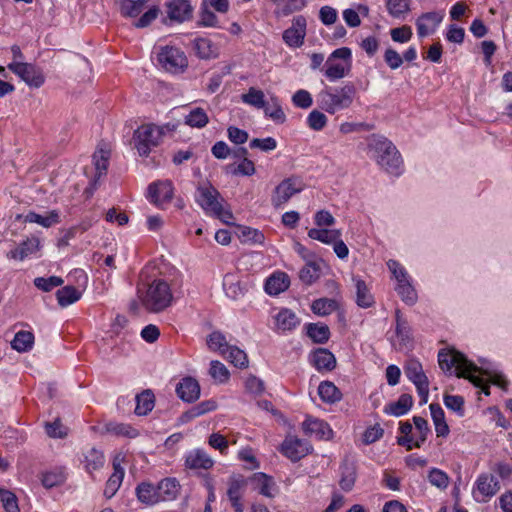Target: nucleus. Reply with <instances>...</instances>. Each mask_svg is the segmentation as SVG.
I'll use <instances>...</instances> for the list:
<instances>
[{"label":"nucleus","instance_id":"obj_1","mask_svg":"<svg viewBox=\"0 0 512 512\" xmlns=\"http://www.w3.org/2000/svg\"><path fill=\"white\" fill-rule=\"evenodd\" d=\"M439 367L445 372H451L452 368H455V374L458 378L468 379L476 387H482V392L485 395L490 394L489 386H483V380L474 373H480L490 377L491 383L506 390L508 381L502 374L490 372L487 369L478 367L474 362L468 360L466 356L451 349L449 351L440 350L438 353Z\"/></svg>","mask_w":512,"mask_h":512},{"label":"nucleus","instance_id":"obj_2","mask_svg":"<svg viewBox=\"0 0 512 512\" xmlns=\"http://www.w3.org/2000/svg\"><path fill=\"white\" fill-rule=\"evenodd\" d=\"M368 153L387 173L398 176L402 170L401 156L391 141L379 135H371L367 143Z\"/></svg>","mask_w":512,"mask_h":512},{"label":"nucleus","instance_id":"obj_3","mask_svg":"<svg viewBox=\"0 0 512 512\" xmlns=\"http://www.w3.org/2000/svg\"><path fill=\"white\" fill-rule=\"evenodd\" d=\"M356 89L353 84L343 87H326L317 94V104L320 109L329 114L349 108L354 99Z\"/></svg>","mask_w":512,"mask_h":512},{"label":"nucleus","instance_id":"obj_4","mask_svg":"<svg viewBox=\"0 0 512 512\" xmlns=\"http://www.w3.org/2000/svg\"><path fill=\"white\" fill-rule=\"evenodd\" d=\"M168 126H158L152 123L139 126L133 133L134 147L141 157L149 156L151 150L157 147Z\"/></svg>","mask_w":512,"mask_h":512},{"label":"nucleus","instance_id":"obj_5","mask_svg":"<svg viewBox=\"0 0 512 512\" xmlns=\"http://www.w3.org/2000/svg\"><path fill=\"white\" fill-rule=\"evenodd\" d=\"M173 296L169 285L164 280H154L142 297L143 306L151 312H160L172 302Z\"/></svg>","mask_w":512,"mask_h":512},{"label":"nucleus","instance_id":"obj_6","mask_svg":"<svg viewBox=\"0 0 512 512\" xmlns=\"http://www.w3.org/2000/svg\"><path fill=\"white\" fill-rule=\"evenodd\" d=\"M352 62V52L348 47H341L334 50L325 62L324 75L330 81H336L345 77L350 69Z\"/></svg>","mask_w":512,"mask_h":512},{"label":"nucleus","instance_id":"obj_7","mask_svg":"<svg viewBox=\"0 0 512 512\" xmlns=\"http://www.w3.org/2000/svg\"><path fill=\"white\" fill-rule=\"evenodd\" d=\"M7 68L24 81L29 87L39 88L45 82V76L38 66L24 61H12Z\"/></svg>","mask_w":512,"mask_h":512},{"label":"nucleus","instance_id":"obj_8","mask_svg":"<svg viewBox=\"0 0 512 512\" xmlns=\"http://www.w3.org/2000/svg\"><path fill=\"white\" fill-rule=\"evenodd\" d=\"M406 377L416 386L421 403H427L429 380L424 373L422 364L416 359H409L404 367Z\"/></svg>","mask_w":512,"mask_h":512},{"label":"nucleus","instance_id":"obj_9","mask_svg":"<svg viewBox=\"0 0 512 512\" xmlns=\"http://www.w3.org/2000/svg\"><path fill=\"white\" fill-rule=\"evenodd\" d=\"M158 61L165 70L171 72L182 71L188 65L184 52L173 46L162 47L158 53Z\"/></svg>","mask_w":512,"mask_h":512},{"label":"nucleus","instance_id":"obj_10","mask_svg":"<svg viewBox=\"0 0 512 512\" xmlns=\"http://www.w3.org/2000/svg\"><path fill=\"white\" fill-rule=\"evenodd\" d=\"M302 190L301 181L297 178H286L278 184L271 197L272 205L276 208L282 206L290 200V198Z\"/></svg>","mask_w":512,"mask_h":512},{"label":"nucleus","instance_id":"obj_11","mask_svg":"<svg viewBox=\"0 0 512 512\" xmlns=\"http://www.w3.org/2000/svg\"><path fill=\"white\" fill-rule=\"evenodd\" d=\"M499 490L500 485L494 475L481 474L476 480V488L473 490V496L477 502H486Z\"/></svg>","mask_w":512,"mask_h":512},{"label":"nucleus","instance_id":"obj_12","mask_svg":"<svg viewBox=\"0 0 512 512\" xmlns=\"http://www.w3.org/2000/svg\"><path fill=\"white\" fill-rule=\"evenodd\" d=\"M311 450L312 446L307 441L295 436L287 437L281 445V452L293 462L299 461Z\"/></svg>","mask_w":512,"mask_h":512},{"label":"nucleus","instance_id":"obj_13","mask_svg":"<svg viewBox=\"0 0 512 512\" xmlns=\"http://www.w3.org/2000/svg\"><path fill=\"white\" fill-rule=\"evenodd\" d=\"M247 486V481L242 475H232L228 481L227 497L234 512H243L244 505L241 502Z\"/></svg>","mask_w":512,"mask_h":512},{"label":"nucleus","instance_id":"obj_14","mask_svg":"<svg viewBox=\"0 0 512 512\" xmlns=\"http://www.w3.org/2000/svg\"><path fill=\"white\" fill-rule=\"evenodd\" d=\"M219 198L220 193L211 185L197 188L196 201L206 213L212 214L220 210Z\"/></svg>","mask_w":512,"mask_h":512},{"label":"nucleus","instance_id":"obj_15","mask_svg":"<svg viewBox=\"0 0 512 512\" xmlns=\"http://www.w3.org/2000/svg\"><path fill=\"white\" fill-rule=\"evenodd\" d=\"M306 18L302 15L294 17L292 26L283 33V40L290 47H300L306 35Z\"/></svg>","mask_w":512,"mask_h":512},{"label":"nucleus","instance_id":"obj_16","mask_svg":"<svg viewBox=\"0 0 512 512\" xmlns=\"http://www.w3.org/2000/svg\"><path fill=\"white\" fill-rule=\"evenodd\" d=\"M173 185L171 181L154 182L148 187V196L153 204L162 207L170 203L173 198Z\"/></svg>","mask_w":512,"mask_h":512},{"label":"nucleus","instance_id":"obj_17","mask_svg":"<svg viewBox=\"0 0 512 512\" xmlns=\"http://www.w3.org/2000/svg\"><path fill=\"white\" fill-rule=\"evenodd\" d=\"M168 18L177 23H183L192 18L193 7L189 0H170L166 4Z\"/></svg>","mask_w":512,"mask_h":512},{"label":"nucleus","instance_id":"obj_18","mask_svg":"<svg viewBox=\"0 0 512 512\" xmlns=\"http://www.w3.org/2000/svg\"><path fill=\"white\" fill-rule=\"evenodd\" d=\"M443 20V14L439 12L423 13L416 20L417 34L420 38L426 37L435 32Z\"/></svg>","mask_w":512,"mask_h":512},{"label":"nucleus","instance_id":"obj_19","mask_svg":"<svg viewBox=\"0 0 512 512\" xmlns=\"http://www.w3.org/2000/svg\"><path fill=\"white\" fill-rule=\"evenodd\" d=\"M303 431L307 435H313L318 439L328 440L333 436V431L323 420L307 417L302 424Z\"/></svg>","mask_w":512,"mask_h":512},{"label":"nucleus","instance_id":"obj_20","mask_svg":"<svg viewBox=\"0 0 512 512\" xmlns=\"http://www.w3.org/2000/svg\"><path fill=\"white\" fill-rule=\"evenodd\" d=\"M178 397L188 403L196 401L200 396V385L192 377L183 378L176 386Z\"/></svg>","mask_w":512,"mask_h":512},{"label":"nucleus","instance_id":"obj_21","mask_svg":"<svg viewBox=\"0 0 512 512\" xmlns=\"http://www.w3.org/2000/svg\"><path fill=\"white\" fill-rule=\"evenodd\" d=\"M213 465V459L203 449H194L185 456V466L191 470H208Z\"/></svg>","mask_w":512,"mask_h":512},{"label":"nucleus","instance_id":"obj_22","mask_svg":"<svg viewBox=\"0 0 512 512\" xmlns=\"http://www.w3.org/2000/svg\"><path fill=\"white\" fill-rule=\"evenodd\" d=\"M138 501L146 506H153L160 501L157 485L151 482H141L135 488Z\"/></svg>","mask_w":512,"mask_h":512},{"label":"nucleus","instance_id":"obj_23","mask_svg":"<svg viewBox=\"0 0 512 512\" xmlns=\"http://www.w3.org/2000/svg\"><path fill=\"white\" fill-rule=\"evenodd\" d=\"M110 158V150L104 147H99L93 154V163L95 166L96 174L92 180L91 186L96 189L98 180L106 174Z\"/></svg>","mask_w":512,"mask_h":512},{"label":"nucleus","instance_id":"obj_24","mask_svg":"<svg viewBox=\"0 0 512 512\" xmlns=\"http://www.w3.org/2000/svg\"><path fill=\"white\" fill-rule=\"evenodd\" d=\"M289 285V276L284 272H276L266 280L265 291L269 295H278L287 290Z\"/></svg>","mask_w":512,"mask_h":512},{"label":"nucleus","instance_id":"obj_25","mask_svg":"<svg viewBox=\"0 0 512 512\" xmlns=\"http://www.w3.org/2000/svg\"><path fill=\"white\" fill-rule=\"evenodd\" d=\"M275 324L278 331L287 332L295 329L300 320L292 310L284 308L275 316Z\"/></svg>","mask_w":512,"mask_h":512},{"label":"nucleus","instance_id":"obj_26","mask_svg":"<svg viewBox=\"0 0 512 512\" xmlns=\"http://www.w3.org/2000/svg\"><path fill=\"white\" fill-rule=\"evenodd\" d=\"M312 363L318 371H331L336 367L335 356L324 348L315 350L312 356Z\"/></svg>","mask_w":512,"mask_h":512},{"label":"nucleus","instance_id":"obj_27","mask_svg":"<svg viewBox=\"0 0 512 512\" xmlns=\"http://www.w3.org/2000/svg\"><path fill=\"white\" fill-rule=\"evenodd\" d=\"M160 501H171L177 498L180 490L179 481L176 478L168 477L162 479L158 484Z\"/></svg>","mask_w":512,"mask_h":512},{"label":"nucleus","instance_id":"obj_28","mask_svg":"<svg viewBox=\"0 0 512 512\" xmlns=\"http://www.w3.org/2000/svg\"><path fill=\"white\" fill-rule=\"evenodd\" d=\"M39 246L40 240L37 237L28 238L20 243L14 250H11L7 254V257L22 261L29 255L35 253L39 249Z\"/></svg>","mask_w":512,"mask_h":512},{"label":"nucleus","instance_id":"obj_29","mask_svg":"<svg viewBox=\"0 0 512 512\" xmlns=\"http://www.w3.org/2000/svg\"><path fill=\"white\" fill-rule=\"evenodd\" d=\"M341 478L339 480V485L342 490L348 492L352 490L355 481H356V466L349 459H344L341 466Z\"/></svg>","mask_w":512,"mask_h":512},{"label":"nucleus","instance_id":"obj_30","mask_svg":"<svg viewBox=\"0 0 512 512\" xmlns=\"http://www.w3.org/2000/svg\"><path fill=\"white\" fill-rule=\"evenodd\" d=\"M413 405V398L410 394H401L397 401L388 404L384 412L393 416L405 415Z\"/></svg>","mask_w":512,"mask_h":512},{"label":"nucleus","instance_id":"obj_31","mask_svg":"<svg viewBox=\"0 0 512 512\" xmlns=\"http://www.w3.org/2000/svg\"><path fill=\"white\" fill-rule=\"evenodd\" d=\"M431 417L435 425L436 435L438 437H446L449 434V426L445 420V413L441 406L436 403H432L429 406Z\"/></svg>","mask_w":512,"mask_h":512},{"label":"nucleus","instance_id":"obj_32","mask_svg":"<svg viewBox=\"0 0 512 512\" xmlns=\"http://www.w3.org/2000/svg\"><path fill=\"white\" fill-rule=\"evenodd\" d=\"M34 344V335L30 331L21 330L17 332L14 339L11 341V346L14 350L20 353L28 352L32 349Z\"/></svg>","mask_w":512,"mask_h":512},{"label":"nucleus","instance_id":"obj_33","mask_svg":"<svg viewBox=\"0 0 512 512\" xmlns=\"http://www.w3.org/2000/svg\"><path fill=\"white\" fill-rule=\"evenodd\" d=\"M154 394L151 390H144L136 396L135 413L139 416L147 415L154 408Z\"/></svg>","mask_w":512,"mask_h":512},{"label":"nucleus","instance_id":"obj_34","mask_svg":"<svg viewBox=\"0 0 512 512\" xmlns=\"http://www.w3.org/2000/svg\"><path fill=\"white\" fill-rule=\"evenodd\" d=\"M193 48L201 59L217 57V49L208 38H196L193 41Z\"/></svg>","mask_w":512,"mask_h":512},{"label":"nucleus","instance_id":"obj_35","mask_svg":"<svg viewBox=\"0 0 512 512\" xmlns=\"http://www.w3.org/2000/svg\"><path fill=\"white\" fill-rule=\"evenodd\" d=\"M341 231L338 229H316L308 231L309 238L318 240L324 244H333L335 240L341 238Z\"/></svg>","mask_w":512,"mask_h":512},{"label":"nucleus","instance_id":"obj_36","mask_svg":"<svg viewBox=\"0 0 512 512\" xmlns=\"http://www.w3.org/2000/svg\"><path fill=\"white\" fill-rule=\"evenodd\" d=\"M25 222L37 223L45 228H49L60 222L59 214L56 210L50 211L48 215L42 216L35 212H29L25 216Z\"/></svg>","mask_w":512,"mask_h":512},{"label":"nucleus","instance_id":"obj_37","mask_svg":"<svg viewBox=\"0 0 512 512\" xmlns=\"http://www.w3.org/2000/svg\"><path fill=\"white\" fill-rule=\"evenodd\" d=\"M318 394L320 398L327 403H335L341 400L342 397L339 389L330 381H323L320 383L318 387Z\"/></svg>","mask_w":512,"mask_h":512},{"label":"nucleus","instance_id":"obj_38","mask_svg":"<svg viewBox=\"0 0 512 512\" xmlns=\"http://www.w3.org/2000/svg\"><path fill=\"white\" fill-rule=\"evenodd\" d=\"M217 407V404L214 400H205V401H202L200 402L199 404L193 406L191 409H189L188 411H186L183 415H182V419L183 421H190L194 418H197L201 415H204L208 412H211L213 410H215Z\"/></svg>","mask_w":512,"mask_h":512},{"label":"nucleus","instance_id":"obj_39","mask_svg":"<svg viewBox=\"0 0 512 512\" xmlns=\"http://www.w3.org/2000/svg\"><path fill=\"white\" fill-rule=\"evenodd\" d=\"M58 304L66 307L78 301L81 298V292L74 286H65L56 292Z\"/></svg>","mask_w":512,"mask_h":512},{"label":"nucleus","instance_id":"obj_40","mask_svg":"<svg viewBox=\"0 0 512 512\" xmlns=\"http://www.w3.org/2000/svg\"><path fill=\"white\" fill-rule=\"evenodd\" d=\"M307 335L315 343L324 344L330 338V330L325 324L310 323L307 325Z\"/></svg>","mask_w":512,"mask_h":512},{"label":"nucleus","instance_id":"obj_41","mask_svg":"<svg viewBox=\"0 0 512 512\" xmlns=\"http://www.w3.org/2000/svg\"><path fill=\"white\" fill-rule=\"evenodd\" d=\"M356 286V303L362 308L371 307L374 303L373 296L371 295L366 283L361 279H354Z\"/></svg>","mask_w":512,"mask_h":512},{"label":"nucleus","instance_id":"obj_42","mask_svg":"<svg viewBox=\"0 0 512 512\" xmlns=\"http://www.w3.org/2000/svg\"><path fill=\"white\" fill-rule=\"evenodd\" d=\"M320 274V265L315 261H308L306 265L300 270L299 278L304 284L311 285L317 279H319Z\"/></svg>","mask_w":512,"mask_h":512},{"label":"nucleus","instance_id":"obj_43","mask_svg":"<svg viewBox=\"0 0 512 512\" xmlns=\"http://www.w3.org/2000/svg\"><path fill=\"white\" fill-rule=\"evenodd\" d=\"M222 355L226 357L235 367L245 368L248 366V358L246 353L236 346L230 345L228 348H225Z\"/></svg>","mask_w":512,"mask_h":512},{"label":"nucleus","instance_id":"obj_44","mask_svg":"<svg viewBox=\"0 0 512 512\" xmlns=\"http://www.w3.org/2000/svg\"><path fill=\"white\" fill-rule=\"evenodd\" d=\"M148 0H118L121 14L125 17L138 16Z\"/></svg>","mask_w":512,"mask_h":512},{"label":"nucleus","instance_id":"obj_45","mask_svg":"<svg viewBox=\"0 0 512 512\" xmlns=\"http://www.w3.org/2000/svg\"><path fill=\"white\" fill-rule=\"evenodd\" d=\"M85 468L89 473L100 469L104 464V455L101 451L91 448L85 455Z\"/></svg>","mask_w":512,"mask_h":512},{"label":"nucleus","instance_id":"obj_46","mask_svg":"<svg viewBox=\"0 0 512 512\" xmlns=\"http://www.w3.org/2000/svg\"><path fill=\"white\" fill-rule=\"evenodd\" d=\"M337 309V302L333 299L320 298L312 302L311 310L319 316H327Z\"/></svg>","mask_w":512,"mask_h":512},{"label":"nucleus","instance_id":"obj_47","mask_svg":"<svg viewBox=\"0 0 512 512\" xmlns=\"http://www.w3.org/2000/svg\"><path fill=\"white\" fill-rule=\"evenodd\" d=\"M238 237L242 242L253 244H263L265 240L264 234L261 231L248 226L238 227Z\"/></svg>","mask_w":512,"mask_h":512},{"label":"nucleus","instance_id":"obj_48","mask_svg":"<svg viewBox=\"0 0 512 512\" xmlns=\"http://www.w3.org/2000/svg\"><path fill=\"white\" fill-rule=\"evenodd\" d=\"M209 122V118L204 109L197 107L190 111L185 117V124L190 127L203 128Z\"/></svg>","mask_w":512,"mask_h":512},{"label":"nucleus","instance_id":"obj_49","mask_svg":"<svg viewBox=\"0 0 512 512\" xmlns=\"http://www.w3.org/2000/svg\"><path fill=\"white\" fill-rule=\"evenodd\" d=\"M386 7L394 18H402L410 11L409 0H387Z\"/></svg>","mask_w":512,"mask_h":512},{"label":"nucleus","instance_id":"obj_50","mask_svg":"<svg viewBox=\"0 0 512 512\" xmlns=\"http://www.w3.org/2000/svg\"><path fill=\"white\" fill-rule=\"evenodd\" d=\"M262 108L264 109L265 115L270 117L273 121L278 123H283L285 121V113L276 97L271 98V103H265Z\"/></svg>","mask_w":512,"mask_h":512},{"label":"nucleus","instance_id":"obj_51","mask_svg":"<svg viewBox=\"0 0 512 512\" xmlns=\"http://www.w3.org/2000/svg\"><path fill=\"white\" fill-rule=\"evenodd\" d=\"M66 479L64 470L57 468L52 471H47L42 476V484L46 488H53L61 485Z\"/></svg>","mask_w":512,"mask_h":512},{"label":"nucleus","instance_id":"obj_52","mask_svg":"<svg viewBox=\"0 0 512 512\" xmlns=\"http://www.w3.org/2000/svg\"><path fill=\"white\" fill-rule=\"evenodd\" d=\"M449 480L447 473L438 468H432L428 473V481L430 484L440 490H445L448 487Z\"/></svg>","mask_w":512,"mask_h":512},{"label":"nucleus","instance_id":"obj_53","mask_svg":"<svg viewBox=\"0 0 512 512\" xmlns=\"http://www.w3.org/2000/svg\"><path fill=\"white\" fill-rule=\"evenodd\" d=\"M106 430L112 434L126 436L129 438H135L139 434L131 425L124 423H108L106 425Z\"/></svg>","mask_w":512,"mask_h":512},{"label":"nucleus","instance_id":"obj_54","mask_svg":"<svg viewBox=\"0 0 512 512\" xmlns=\"http://www.w3.org/2000/svg\"><path fill=\"white\" fill-rule=\"evenodd\" d=\"M396 291L401 299L408 305H413L417 301V293L410 283V280L397 284Z\"/></svg>","mask_w":512,"mask_h":512},{"label":"nucleus","instance_id":"obj_55","mask_svg":"<svg viewBox=\"0 0 512 512\" xmlns=\"http://www.w3.org/2000/svg\"><path fill=\"white\" fill-rule=\"evenodd\" d=\"M413 422L416 430L418 431V437L416 438L414 445L415 447L420 448L426 441L430 429L427 420L420 416H414Z\"/></svg>","mask_w":512,"mask_h":512},{"label":"nucleus","instance_id":"obj_56","mask_svg":"<svg viewBox=\"0 0 512 512\" xmlns=\"http://www.w3.org/2000/svg\"><path fill=\"white\" fill-rule=\"evenodd\" d=\"M327 122V116L317 109L312 110L307 116V125L314 131H321L327 125Z\"/></svg>","mask_w":512,"mask_h":512},{"label":"nucleus","instance_id":"obj_57","mask_svg":"<svg viewBox=\"0 0 512 512\" xmlns=\"http://www.w3.org/2000/svg\"><path fill=\"white\" fill-rule=\"evenodd\" d=\"M264 97L265 96H264L263 91L258 90L254 87L249 88L248 92L241 96L242 101L244 103L254 106L256 108L264 107V104H265Z\"/></svg>","mask_w":512,"mask_h":512},{"label":"nucleus","instance_id":"obj_58","mask_svg":"<svg viewBox=\"0 0 512 512\" xmlns=\"http://www.w3.org/2000/svg\"><path fill=\"white\" fill-rule=\"evenodd\" d=\"M207 345L211 350L219 351L221 354L224 353L225 348L230 346L226 337L219 331H214L208 336Z\"/></svg>","mask_w":512,"mask_h":512},{"label":"nucleus","instance_id":"obj_59","mask_svg":"<svg viewBox=\"0 0 512 512\" xmlns=\"http://www.w3.org/2000/svg\"><path fill=\"white\" fill-rule=\"evenodd\" d=\"M395 319L397 336L403 342L410 340V327L408 325V322L402 317V314L398 309L395 311Z\"/></svg>","mask_w":512,"mask_h":512},{"label":"nucleus","instance_id":"obj_60","mask_svg":"<svg viewBox=\"0 0 512 512\" xmlns=\"http://www.w3.org/2000/svg\"><path fill=\"white\" fill-rule=\"evenodd\" d=\"M209 373L212 378L220 383L226 382L229 379V371L226 366L219 361H211Z\"/></svg>","mask_w":512,"mask_h":512},{"label":"nucleus","instance_id":"obj_61","mask_svg":"<svg viewBox=\"0 0 512 512\" xmlns=\"http://www.w3.org/2000/svg\"><path fill=\"white\" fill-rule=\"evenodd\" d=\"M229 168L232 169L233 175L252 176L256 172L254 162L247 157H244L237 166H229Z\"/></svg>","mask_w":512,"mask_h":512},{"label":"nucleus","instance_id":"obj_62","mask_svg":"<svg viewBox=\"0 0 512 512\" xmlns=\"http://www.w3.org/2000/svg\"><path fill=\"white\" fill-rule=\"evenodd\" d=\"M45 430L47 435L51 438H64L67 436V428L59 419L45 423Z\"/></svg>","mask_w":512,"mask_h":512},{"label":"nucleus","instance_id":"obj_63","mask_svg":"<svg viewBox=\"0 0 512 512\" xmlns=\"http://www.w3.org/2000/svg\"><path fill=\"white\" fill-rule=\"evenodd\" d=\"M0 498L6 512H19L17 498L14 493L0 489Z\"/></svg>","mask_w":512,"mask_h":512},{"label":"nucleus","instance_id":"obj_64","mask_svg":"<svg viewBox=\"0 0 512 512\" xmlns=\"http://www.w3.org/2000/svg\"><path fill=\"white\" fill-rule=\"evenodd\" d=\"M292 102L298 108L308 109L312 106L313 99L307 90L300 89L292 96Z\"/></svg>","mask_w":512,"mask_h":512}]
</instances>
